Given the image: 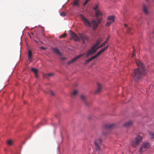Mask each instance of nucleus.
<instances>
[{
  "label": "nucleus",
  "mask_w": 154,
  "mask_h": 154,
  "mask_svg": "<svg viewBox=\"0 0 154 154\" xmlns=\"http://www.w3.org/2000/svg\"><path fill=\"white\" fill-rule=\"evenodd\" d=\"M136 62L138 66V69L134 70L133 76L135 81L138 82L144 75L146 72L144 65L140 61L136 60Z\"/></svg>",
  "instance_id": "nucleus-1"
},
{
  "label": "nucleus",
  "mask_w": 154,
  "mask_h": 154,
  "mask_svg": "<svg viewBox=\"0 0 154 154\" xmlns=\"http://www.w3.org/2000/svg\"><path fill=\"white\" fill-rule=\"evenodd\" d=\"M150 146V143L148 142L143 143L140 145L139 152L141 153L149 149Z\"/></svg>",
  "instance_id": "nucleus-2"
},
{
  "label": "nucleus",
  "mask_w": 154,
  "mask_h": 154,
  "mask_svg": "<svg viewBox=\"0 0 154 154\" xmlns=\"http://www.w3.org/2000/svg\"><path fill=\"white\" fill-rule=\"evenodd\" d=\"M142 137L140 136H137L135 138L134 140L131 143V146L134 147H136L142 141Z\"/></svg>",
  "instance_id": "nucleus-3"
},
{
  "label": "nucleus",
  "mask_w": 154,
  "mask_h": 154,
  "mask_svg": "<svg viewBox=\"0 0 154 154\" xmlns=\"http://www.w3.org/2000/svg\"><path fill=\"white\" fill-rule=\"evenodd\" d=\"M80 17L81 19L83 21L84 23L87 26L89 27H91L92 25L89 20L86 18L82 14L80 15Z\"/></svg>",
  "instance_id": "nucleus-4"
},
{
  "label": "nucleus",
  "mask_w": 154,
  "mask_h": 154,
  "mask_svg": "<svg viewBox=\"0 0 154 154\" xmlns=\"http://www.w3.org/2000/svg\"><path fill=\"white\" fill-rule=\"evenodd\" d=\"M101 21V19H97V20H92V23L93 25V29L94 30L96 29L99 24L100 23Z\"/></svg>",
  "instance_id": "nucleus-5"
},
{
  "label": "nucleus",
  "mask_w": 154,
  "mask_h": 154,
  "mask_svg": "<svg viewBox=\"0 0 154 154\" xmlns=\"http://www.w3.org/2000/svg\"><path fill=\"white\" fill-rule=\"evenodd\" d=\"M69 34L71 35L72 38H73L75 41H78L80 40V38L79 36L74 32L72 31H69Z\"/></svg>",
  "instance_id": "nucleus-6"
},
{
  "label": "nucleus",
  "mask_w": 154,
  "mask_h": 154,
  "mask_svg": "<svg viewBox=\"0 0 154 154\" xmlns=\"http://www.w3.org/2000/svg\"><path fill=\"white\" fill-rule=\"evenodd\" d=\"M81 100L87 106L89 105V103L87 101V97L84 94H82L80 96Z\"/></svg>",
  "instance_id": "nucleus-7"
},
{
  "label": "nucleus",
  "mask_w": 154,
  "mask_h": 154,
  "mask_svg": "<svg viewBox=\"0 0 154 154\" xmlns=\"http://www.w3.org/2000/svg\"><path fill=\"white\" fill-rule=\"evenodd\" d=\"M101 142V140L100 138L97 139L95 141V148L96 150H99L100 149V145Z\"/></svg>",
  "instance_id": "nucleus-8"
},
{
  "label": "nucleus",
  "mask_w": 154,
  "mask_h": 154,
  "mask_svg": "<svg viewBox=\"0 0 154 154\" xmlns=\"http://www.w3.org/2000/svg\"><path fill=\"white\" fill-rule=\"evenodd\" d=\"M84 55V54H81L80 55H79L77 57H74L73 59L72 60H70V61H69L68 63L67 64L68 65H69L71 63H72L73 62H75L76 60H77L79 58L81 57L82 56Z\"/></svg>",
  "instance_id": "nucleus-9"
},
{
  "label": "nucleus",
  "mask_w": 154,
  "mask_h": 154,
  "mask_svg": "<svg viewBox=\"0 0 154 154\" xmlns=\"http://www.w3.org/2000/svg\"><path fill=\"white\" fill-rule=\"evenodd\" d=\"M109 46V45H107L105 47L102 48V49H100L99 51L96 54L98 57L100 56L103 52L107 50V49L108 48Z\"/></svg>",
  "instance_id": "nucleus-10"
},
{
  "label": "nucleus",
  "mask_w": 154,
  "mask_h": 154,
  "mask_svg": "<svg viewBox=\"0 0 154 154\" xmlns=\"http://www.w3.org/2000/svg\"><path fill=\"white\" fill-rule=\"evenodd\" d=\"M95 15L97 19L100 18L102 19V14L99 11L97 10L95 12Z\"/></svg>",
  "instance_id": "nucleus-11"
},
{
  "label": "nucleus",
  "mask_w": 154,
  "mask_h": 154,
  "mask_svg": "<svg viewBox=\"0 0 154 154\" xmlns=\"http://www.w3.org/2000/svg\"><path fill=\"white\" fill-rule=\"evenodd\" d=\"M97 88L96 91H95V94H98L100 92L102 89V86L99 83H97Z\"/></svg>",
  "instance_id": "nucleus-12"
},
{
  "label": "nucleus",
  "mask_w": 154,
  "mask_h": 154,
  "mask_svg": "<svg viewBox=\"0 0 154 154\" xmlns=\"http://www.w3.org/2000/svg\"><path fill=\"white\" fill-rule=\"evenodd\" d=\"M114 124H106L104 126V128L105 129H110L113 128L114 126Z\"/></svg>",
  "instance_id": "nucleus-13"
},
{
  "label": "nucleus",
  "mask_w": 154,
  "mask_h": 154,
  "mask_svg": "<svg viewBox=\"0 0 154 154\" xmlns=\"http://www.w3.org/2000/svg\"><path fill=\"white\" fill-rule=\"evenodd\" d=\"M79 34L82 40H88V37L84 34L81 33H79Z\"/></svg>",
  "instance_id": "nucleus-14"
},
{
  "label": "nucleus",
  "mask_w": 154,
  "mask_h": 154,
  "mask_svg": "<svg viewBox=\"0 0 154 154\" xmlns=\"http://www.w3.org/2000/svg\"><path fill=\"white\" fill-rule=\"evenodd\" d=\"M132 122L131 121H128L126 122L123 125V126L126 128H128L132 125Z\"/></svg>",
  "instance_id": "nucleus-15"
},
{
  "label": "nucleus",
  "mask_w": 154,
  "mask_h": 154,
  "mask_svg": "<svg viewBox=\"0 0 154 154\" xmlns=\"http://www.w3.org/2000/svg\"><path fill=\"white\" fill-rule=\"evenodd\" d=\"M100 47V45L98 47H96L94 45L91 47V49L90 50L95 53L98 49L101 48V47Z\"/></svg>",
  "instance_id": "nucleus-16"
},
{
  "label": "nucleus",
  "mask_w": 154,
  "mask_h": 154,
  "mask_svg": "<svg viewBox=\"0 0 154 154\" xmlns=\"http://www.w3.org/2000/svg\"><path fill=\"white\" fill-rule=\"evenodd\" d=\"M32 53L31 51L30 50H29L28 52V58L30 62H31L32 61Z\"/></svg>",
  "instance_id": "nucleus-17"
},
{
  "label": "nucleus",
  "mask_w": 154,
  "mask_h": 154,
  "mask_svg": "<svg viewBox=\"0 0 154 154\" xmlns=\"http://www.w3.org/2000/svg\"><path fill=\"white\" fill-rule=\"evenodd\" d=\"M52 50L56 53L59 55H61V54L60 50L57 48H52Z\"/></svg>",
  "instance_id": "nucleus-18"
},
{
  "label": "nucleus",
  "mask_w": 154,
  "mask_h": 154,
  "mask_svg": "<svg viewBox=\"0 0 154 154\" xmlns=\"http://www.w3.org/2000/svg\"><path fill=\"white\" fill-rule=\"evenodd\" d=\"M143 11L144 13L146 15L149 14V12L148 10V8L145 5H143Z\"/></svg>",
  "instance_id": "nucleus-19"
},
{
  "label": "nucleus",
  "mask_w": 154,
  "mask_h": 154,
  "mask_svg": "<svg viewBox=\"0 0 154 154\" xmlns=\"http://www.w3.org/2000/svg\"><path fill=\"white\" fill-rule=\"evenodd\" d=\"M110 38V36L109 35L108 36L107 38L106 39V40L105 42H104L103 43H102V44H101L100 45V47H103L104 46H105V45H106V43H107L108 41L109 40Z\"/></svg>",
  "instance_id": "nucleus-20"
},
{
  "label": "nucleus",
  "mask_w": 154,
  "mask_h": 154,
  "mask_svg": "<svg viewBox=\"0 0 154 154\" xmlns=\"http://www.w3.org/2000/svg\"><path fill=\"white\" fill-rule=\"evenodd\" d=\"M102 41V38H100L97 40L96 43L94 44V45L96 47H98L97 46L99 45Z\"/></svg>",
  "instance_id": "nucleus-21"
},
{
  "label": "nucleus",
  "mask_w": 154,
  "mask_h": 154,
  "mask_svg": "<svg viewBox=\"0 0 154 154\" xmlns=\"http://www.w3.org/2000/svg\"><path fill=\"white\" fill-rule=\"evenodd\" d=\"M95 53H94L93 51H91V50H89L88 52L86 53V57H88L89 56L92 55L94 54Z\"/></svg>",
  "instance_id": "nucleus-22"
},
{
  "label": "nucleus",
  "mask_w": 154,
  "mask_h": 154,
  "mask_svg": "<svg viewBox=\"0 0 154 154\" xmlns=\"http://www.w3.org/2000/svg\"><path fill=\"white\" fill-rule=\"evenodd\" d=\"M78 93V91L77 90H74L71 93V97L72 98H74L76 96Z\"/></svg>",
  "instance_id": "nucleus-23"
},
{
  "label": "nucleus",
  "mask_w": 154,
  "mask_h": 154,
  "mask_svg": "<svg viewBox=\"0 0 154 154\" xmlns=\"http://www.w3.org/2000/svg\"><path fill=\"white\" fill-rule=\"evenodd\" d=\"M107 19L108 20L113 22L114 20V17L112 15L109 16L108 17Z\"/></svg>",
  "instance_id": "nucleus-24"
},
{
  "label": "nucleus",
  "mask_w": 154,
  "mask_h": 154,
  "mask_svg": "<svg viewBox=\"0 0 154 154\" xmlns=\"http://www.w3.org/2000/svg\"><path fill=\"white\" fill-rule=\"evenodd\" d=\"M31 70L35 74H36V73H37L38 72V70L34 68H32L31 69Z\"/></svg>",
  "instance_id": "nucleus-25"
},
{
  "label": "nucleus",
  "mask_w": 154,
  "mask_h": 154,
  "mask_svg": "<svg viewBox=\"0 0 154 154\" xmlns=\"http://www.w3.org/2000/svg\"><path fill=\"white\" fill-rule=\"evenodd\" d=\"M149 134L151 138H154V132H149Z\"/></svg>",
  "instance_id": "nucleus-26"
},
{
  "label": "nucleus",
  "mask_w": 154,
  "mask_h": 154,
  "mask_svg": "<svg viewBox=\"0 0 154 154\" xmlns=\"http://www.w3.org/2000/svg\"><path fill=\"white\" fill-rule=\"evenodd\" d=\"M79 0H75L73 2V4L75 6H76L79 5Z\"/></svg>",
  "instance_id": "nucleus-27"
},
{
  "label": "nucleus",
  "mask_w": 154,
  "mask_h": 154,
  "mask_svg": "<svg viewBox=\"0 0 154 154\" xmlns=\"http://www.w3.org/2000/svg\"><path fill=\"white\" fill-rule=\"evenodd\" d=\"M98 57V56L96 54L95 55L92 56L91 58H90V59H91V60H92Z\"/></svg>",
  "instance_id": "nucleus-28"
},
{
  "label": "nucleus",
  "mask_w": 154,
  "mask_h": 154,
  "mask_svg": "<svg viewBox=\"0 0 154 154\" xmlns=\"http://www.w3.org/2000/svg\"><path fill=\"white\" fill-rule=\"evenodd\" d=\"M7 143L8 145H11L12 144L13 141L12 140H9L7 141Z\"/></svg>",
  "instance_id": "nucleus-29"
},
{
  "label": "nucleus",
  "mask_w": 154,
  "mask_h": 154,
  "mask_svg": "<svg viewBox=\"0 0 154 154\" xmlns=\"http://www.w3.org/2000/svg\"><path fill=\"white\" fill-rule=\"evenodd\" d=\"M133 53L132 54V57H133L135 56V51H136V50L135 49V48L134 47H133Z\"/></svg>",
  "instance_id": "nucleus-30"
},
{
  "label": "nucleus",
  "mask_w": 154,
  "mask_h": 154,
  "mask_svg": "<svg viewBox=\"0 0 154 154\" xmlns=\"http://www.w3.org/2000/svg\"><path fill=\"white\" fill-rule=\"evenodd\" d=\"M133 53L132 54V57H133L135 56V51H136V50L135 49V48L134 47H133Z\"/></svg>",
  "instance_id": "nucleus-31"
},
{
  "label": "nucleus",
  "mask_w": 154,
  "mask_h": 154,
  "mask_svg": "<svg viewBox=\"0 0 154 154\" xmlns=\"http://www.w3.org/2000/svg\"><path fill=\"white\" fill-rule=\"evenodd\" d=\"M112 23V22H111L110 21L107 22L106 23V26H109Z\"/></svg>",
  "instance_id": "nucleus-32"
},
{
  "label": "nucleus",
  "mask_w": 154,
  "mask_h": 154,
  "mask_svg": "<svg viewBox=\"0 0 154 154\" xmlns=\"http://www.w3.org/2000/svg\"><path fill=\"white\" fill-rule=\"evenodd\" d=\"M91 59L90 58H89L87 60H86L85 62V64H87L90 62L91 61Z\"/></svg>",
  "instance_id": "nucleus-33"
},
{
  "label": "nucleus",
  "mask_w": 154,
  "mask_h": 154,
  "mask_svg": "<svg viewBox=\"0 0 154 154\" xmlns=\"http://www.w3.org/2000/svg\"><path fill=\"white\" fill-rule=\"evenodd\" d=\"M60 15L62 16H65L66 15V14L65 12L63 11L60 13Z\"/></svg>",
  "instance_id": "nucleus-34"
},
{
  "label": "nucleus",
  "mask_w": 154,
  "mask_h": 154,
  "mask_svg": "<svg viewBox=\"0 0 154 154\" xmlns=\"http://www.w3.org/2000/svg\"><path fill=\"white\" fill-rule=\"evenodd\" d=\"M98 8V5H96L94 7V11H96L97 10H99L97 9Z\"/></svg>",
  "instance_id": "nucleus-35"
},
{
  "label": "nucleus",
  "mask_w": 154,
  "mask_h": 154,
  "mask_svg": "<svg viewBox=\"0 0 154 154\" xmlns=\"http://www.w3.org/2000/svg\"><path fill=\"white\" fill-rule=\"evenodd\" d=\"M90 0H86L84 3L83 4V6H85L89 2V1H90Z\"/></svg>",
  "instance_id": "nucleus-36"
},
{
  "label": "nucleus",
  "mask_w": 154,
  "mask_h": 154,
  "mask_svg": "<svg viewBox=\"0 0 154 154\" xmlns=\"http://www.w3.org/2000/svg\"><path fill=\"white\" fill-rule=\"evenodd\" d=\"M66 33H64L63 34H62V35H61L60 36V38H64L65 37H66Z\"/></svg>",
  "instance_id": "nucleus-37"
},
{
  "label": "nucleus",
  "mask_w": 154,
  "mask_h": 154,
  "mask_svg": "<svg viewBox=\"0 0 154 154\" xmlns=\"http://www.w3.org/2000/svg\"><path fill=\"white\" fill-rule=\"evenodd\" d=\"M53 74L52 73H49L48 74L46 75L47 76H48V77L51 76H53Z\"/></svg>",
  "instance_id": "nucleus-38"
},
{
  "label": "nucleus",
  "mask_w": 154,
  "mask_h": 154,
  "mask_svg": "<svg viewBox=\"0 0 154 154\" xmlns=\"http://www.w3.org/2000/svg\"><path fill=\"white\" fill-rule=\"evenodd\" d=\"M49 93L51 95L54 96V93L52 91H50Z\"/></svg>",
  "instance_id": "nucleus-39"
},
{
  "label": "nucleus",
  "mask_w": 154,
  "mask_h": 154,
  "mask_svg": "<svg viewBox=\"0 0 154 154\" xmlns=\"http://www.w3.org/2000/svg\"><path fill=\"white\" fill-rule=\"evenodd\" d=\"M66 58L65 57H62L60 58V59L61 60H62V61H64L66 60Z\"/></svg>",
  "instance_id": "nucleus-40"
},
{
  "label": "nucleus",
  "mask_w": 154,
  "mask_h": 154,
  "mask_svg": "<svg viewBox=\"0 0 154 154\" xmlns=\"http://www.w3.org/2000/svg\"><path fill=\"white\" fill-rule=\"evenodd\" d=\"M130 30H131V29L130 28H128L127 29V32L128 33H129L130 32Z\"/></svg>",
  "instance_id": "nucleus-41"
},
{
  "label": "nucleus",
  "mask_w": 154,
  "mask_h": 154,
  "mask_svg": "<svg viewBox=\"0 0 154 154\" xmlns=\"http://www.w3.org/2000/svg\"><path fill=\"white\" fill-rule=\"evenodd\" d=\"M35 77L36 78H38V75H37V73H36V74H35Z\"/></svg>",
  "instance_id": "nucleus-42"
},
{
  "label": "nucleus",
  "mask_w": 154,
  "mask_h": 154,
  "mask_svg": "<svg viewBox=\"0 0 154 154\" xmlns=\"http://www.w3.org/2000/svg\"><path fill=\"white\" fill-rule=\"evenodd\" d=\"M41 48V49H43V50H44L45 49V48H44V47H42Z\"/></svg>",
  "instance_id": "nucleus-43"
},
{
  "label": "nucleus",
  "mask_w": 154,
  "mask_h": 154,
  "mask_svg": "<svg viewBox=\"0 0 154 154\" xmlns=\"http://www.w3.org/2000/svg\"><path fill=\"white\" fill-rule=\"evenodd\" d=\"M86 41V40H82L83 43V44H85V41Z\"/></svg>",
  "instance_id": "nucleus-44"
},
{
  "label": "nucleus",
  "mask_w": 154,
  "mask_h": 154,
  "mask_svg": "<svg viewBox=\"0 0 154 154\" xmlns=\"http://www.w3.org/2000/svg\"><path fill=\"white\" fill-rule=\"evenodd\" d=\"M124 26H125V27H127V25L126 24H125Z\"/></svg>",
  "instance_id": "nucleus-45"
},
{
  "label": "nucleus",
  "mask_w": 154,
  "mask_h": 154,
  "mask_svg": "<svg viewBox=\"0 0 154 154\" xmlns=\"http://www.w3.org/2000/svg\"><path fill=\"white\" fill-rule=\"evenodd\" d=\"M44 121H45L44 120H42V123H43V122H44Z\"/></svg>",
  "instance_id": "nucleus-46"
},
{
  "label": "nucleus",
  "mask_w": 154,
  "mask_h": 154,
  "mask_svg": "<svg viewBox=\"0 0 154 154\" xmlns=\"http://www.w3.org/2000/svg\"><path fill=\"white\" fill-rule=\"evenodd\" d=\"M41 123H42V122H41ZM43 123H42V125H44V124H43Z\"/></svg>",
  "instance_id": "nucleus-47"
},
{
  "label": "nucleus",
  "mask_w": 154,
  "mask_h": 154,
  "mask_svg": "<svg viewBox=\"0 0 154 154\" xmlns=\"http://www.w3.org/2000/svg\"><path fill=\"white\" fill-rule=\"evenodd\" d=\"M146 0V1H148V0Z\"/></svg>",
  "instance_id": "nucleus-48"
}]
</instances>
